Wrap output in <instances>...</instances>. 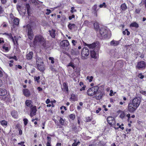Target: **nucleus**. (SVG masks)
I'll use <instances>...</instances> for the list:
<instances>
[{
	"label": "nucleus",
	"mask_w": 146,
	"mask_h": 146,
	"mask_svg": "<svg viewBox=\"0 0 146 146\" xmlns=\"http://www.w3.org/2000/svg\"><path fill=\"white\" fill-rule=\"evenodd\" d=\"M37 110L36 106H32L30 108V115L32 117L36 114Z\"/></svg>",
	"instance_id": "11"
},
{
	"label": "nucleus",
	"mask_w": 146,
	"mask_h": 146,
	"mask_svg": "<svg viewBox=\"0 0 146 146\" xmlns=\"http://www.w3.org/2000/svg\"><path fill=\"white\" fill-rule=\"evenodd\" d=\"M2 48L3 50L6 52H8L10 50V48L6 46L5 44H4L2 46Z\"/></svg>",
	"instance_id": "23"
},
{
	"label": "nucleus",
	"mask_w": 146,
	"mask_h": 146,
	"mask_svg": "<svg viewBox=\"0 0 146 146\" xmlns=\"http://www.w3.org/2000/svg\"><path fill=\"white\" fill-rule=\"evenodd\" d=\"M68 27L70 29L72 30L75 28V25L74 24L69 23L68 25Z\"/></svg>",
	"instance_id": "25"
},
{
	"label": "nucleus",
	"mask_w": 146,
	"mask_h": 146,
	"mask_svg": "<svg viewBox=\"0 0 146 146\" xmlns=\"http://www.w3.org/2000/svg\"><path fill=\"white\" fill-rule=\"evenodd\" d=\"M121 8L122 10L125 11L127 9V7L125 4L124 3L121 5Z\"/></svg>",
	"instance_id": "22"
},
{
	"label": "nucleus",
	"mask_w": 146,
	"mask_h": 146,
	"mask_svg": "<svg viewBox=\"0 0 146 146\" xmlns=\"http://www.w3.org/2000/svg\"><path fill=\"white\" fill-rule=\"evenodd\" d=\"M108 123L111 126H114L115 124V119L112 117H109L107 118Z\"/></svg>",
	"instance_id": "12"
},
{
	"label": "nucleus",
	"mask_w": 146,
	"mask_h": 146,
	"mask_svg": "<svg viewBox=\"0 0 146 146\" xmlns=\"http://www.w3.org/2000/svg\"><path fill=\"white\" fill-rule=\"evenodd\" d=\"M19 19L18 18H16L14 20V23L15 25H17L19 24Z\"/></svg>",
	"instance_id": "29"
},
{
	"label": "nucleus",
	"mask_w": 146,
	"mask_h": 146,
	"mask_svg": "<svg viewBox=\"0 0 146 146\" xmlns=\"http://www.w3.org/2000/svg\"><path fill=\"white\" fill-rule=\"evenodd\" d=\"M37 66L38 70L40 71H43L44 70V64L43 62L37 64Z\"/></svg>",
	"instance_id": "15"
},
{
	"label": "nucleus",
	"mask_w": 146,
	"mask_h": 146,
	"mask_svg": "<svg viewBox=\"0 0 146 146\" xmlns=\"http://www.w3.org/2000/svg\"><path fill=\"white\" fill-rule=\"evenodd\" d=\"M45 39L41 35H38L35 37L34 43L36 44L38 42H44L45 41Z\"/></svg>",
	"instance_id": "9"
},
{
	"label": "nucleus",
	"mask_w": 146,
	"mask_h": 146,
	"mask_svg": "<svg viewBox=\"0 0 146 146\" xmlns=\"http://www.w3.org/2000/svg\"><path fill=\"white\" fill-rule=\"evenodd\" d=\"M88 24H89L88 21L87 20H86L84 21V22L83 23V25H85V26H86V25L88 26Z\"/></svg>",
	"instance_id": "45"
},
{
	"label": "nucleus",
	"mask_w": 146,
	"mask_h": 146,
	"mask_svg": "<svg viewBox=\"0 0 146 146\" xmlns=\"http://www.w3.org/2000/svg\"><path fill=\"white\" fill-rule=\"evenodd\" d=\"M119 44L118 41L113 40L110 42V45L114 46H117Z\"/></svg>",
	"instance_id": "20"
},
{
	"label": "nucleus",
	"mask_w": 146,
	"mask_h": 146,
	"mask_svg": "<svg viewBox=\"0 0 146 146\" xmlns=\"http://www.w3.org/2000/svg\"><path fill=\"white\" fill-rule=\"evenodd\" d=\"M140 93L142 94L145 95V94H146V91H144L142 90H140Z\"/></svg>",
	"instance_id": "47"
},
{
	"label": "nucleus",
	"mask_w": 146,
	"mask_h": 146,
	"mask_svg": "<svg viewBox=\"0 0 146 146\" xmlns=\"http://www.w3.org/2000/svg\"><path fill=\"white\" fill-rule=\"evenodd\" d=\"M75 17V16L74 15H72L71 16H69V20H71L72 18H74Z\"/></svg>",
	"instance_id": "54"
},
{
	"label": "nucleus",
	"mask_w": 146,
	"mask_h": 146,
	"mask_svg": "<svg viewBox=\"0 0 146 146\" xmlns=\"http://www.w3.org/2000/svg\"><path fill=\"white\" fill-rule=\"evenodd\" d=\"M138 76L141 79H143L144 78V76L142 75V74L140 73L138 75Z\"/></svg>",
	"instance_id": "44"
},
{
	"label": "nucleus",
	"mask_w": 146,
	"mask_h": 146,
	"mask_svg": "<svg viewBox=\"0 0 146 146\" xmlns=\"http://www.w3.org/2000/svg\"><path fill=\"white\" fill-rule=\"evenodd\" d=\"M3 11V9L2 7L0 6V12L2 13Z\"/></svg>",
	"instance_id": "64"
},
{
	"label": "nucleus",
	"mask_w": 146,
	"mask_h": 146,
	"mask_svg": "<svg viewBox=\"0 0 146 146\" xmlns=\"http://www.w3.org/2000/svg\"><path fill=\"white\" fill-rule=\"evenodd\" d=\"M63 85H64V88L65 89V90H66V91H68V86H67L66 84L65 83H64L63 84Z\"/></svg>",
	"instance_id": "46"
},
{
	"label": "nucleus",
	"mask_w": 146,
	"mask_h": 146,
	"mask_svg": "<svg viewBox=\"0 0 146 146\" xmlns=\"http://www.w3.org/2000/svg\"><path fill=\"white\" fill-rule=\"evenodd\" d=\"M7 94V90L5 88H0V96H3Z\"/></svg>",
	"instance_id": "14"
},
{
	"label": "nucleus",
	"mask_w": 146,
	"mask_h": 146,
	"mask_svg": "<svg viewBox=\"0 0 146 146\" xmlns=\"http://www.w3.org/2000/svg\"><path fill=\"white\" fill-rule=\"evenodd\" d=\"M141 100L139 98H135L133 99L131 102L128 105V110L130 112L135 111L139 106Z\"/></svg>",
	"instance_id": "1"
},
{
	"label": "nucleus",
	"mask_w": 146,
	"mask_h": 146,
	"mask_svg": "<svg viewBox=\"0 0 146 146\" xmlns=\"http://www.w3.org/2000/svg\"><path fill=\"white\" fill-rule=\"evenodd\" d=\"M7 36L9 38H10V39H11L12 40V41L14 44H15V40H14V38H13V37L11 33L8 34V35H7Z\"/></svg>",
	"instance_id": "21"
},
{
	"label": "nucleus",
	"mask_w": 146,
	"mask_h": 146,
	"mask_svg": "<svg viewBox=\"0 0 146 146\" xmlns=\"http://www.w3.org/2000/svg\"><path fill=\"white\" fill-rule=\"evenodd\" d=\"M69 118L72 120H74L75 117V115L72 114H71L69 115Z\"/></svg>",
	"instance_id": "31"
},
{
	"label": "nucleus",
	"mask_w": 146,
	"mask_h": 146,
	"mask_svg": "<svg viewBox=\"0 0 146 146\" xmlns=\"http://www.w3.org/2000/svg\"><path fill=\"white\" fill-rule=\"evenodd\" d=\"M2 3L3 4H5L6 3V0H1Z\"/></svg>",
	"instance_id": "62"
},
{
	"label": "nucleus",
	"mask_w": 146,
	"mask_h": 146,
	"mask_svg": "<svg viewBox=\"0 0 146 146\" xmlns=\"http://www.w3.org/2000/svg\"><path fill=\"white\" fill-rule=\"evenodd\" d=\"M76 10L74 9V7H72L71 8V10L70 11L71 13H73L74 12H76Z\"/></svg>",
	"instance_id": "42"
},
{
	"label": "nucleus",
	"mask_w": 146,
	"mask_h": 146,
	"mask_svg": "<svg viewBox=\"0 0 146 146\" xmlns=\"http://www.w3.org/2000/svg\"><path fill=\"white\" fill-rule=\"evenodd\" d=\"M27 30L28 31V38L30 40H32L34 37V34L32 29L30 25L27 26Z\"/></svg>",
	"instance_id": "6"
},
{
	"label": "nucleus",
	"mask_w": 146,
	"mask_h": 146,
	"mask_svg": "<svg viewBox=\"0 0 146 146\" xmlns=\"http://www.w3.org/2000/svg\"><path fill=\"white\" fill-rule=\"evenodd\" d=\"M32 102L31 101L27 100L25 102V104L28 107H29L30 108L32 106H34L32 104Z\"/></svg>",
	"instance_id": "19"
},
{
	"label": "nucleus",
	"mask_w": 146,
	"mask_h": 146,
	"mask_svg": "<svg viewBox=\"0 0 146 146\" xmlns=\"http://www.w3.org/2000/svg\"><path fill=\"white\" fill-rule=\"evenodd\" d=\"M14 39L15 43V45H16V44H17V40H18V39H17V38L15 36V37H14Z\"/></svg>",
	"instance_id": "53"
},
{
	"label": "nucleus",
	"mask_w": 146,
	"mask_h": 146,
	"mask_svg": "<svg viewBox=\"0 0 146 146\" xmlns=\"http://www.w3.org/2000/svg\"><path fill=\"white\" fill-rule=\"evenodd\" d=\"M71 98L73 101H75L76 100V98L75 95L74 94H72L71 95Z\"/></svg>",
	"instance_id": "38"
},
{
	"label": "nucleus",
	"mask_w": 146,
	"mask_h": 146,
	"mask_svg": "<svg viewBox=\"0 0 146 146\" xmlns=\"http://www.w3.org/2000/svg\"><path fill=\"white\" fill-rule=\"evenodd\" d=\"M90 55L91 57L95 59L97 58L98 57V54L96 53L94 50H90Z\"/></svg>",
	"instance_id": "13"
},
{
	"label": "nucleus",
	"mask_w": 146,
	"mask_h": 146,
	"mask_svg": "<svg viewBox=\"0 0 146 146\" xmlns=\"http://www.w3.org/2000/svg\"><path fill=\"white\" fill-rule=\"evenodd\" d=\"M4 42V41L3 40V39L2 38H0V43H3Z\"/></svg>",
	"instance_id": "59"
},
{
	"label": "nucleus",
	"mask_w": 146,
	"mask_h": 146,
	"mask_svg": "<svg viewBox=\"0 0 146 146\" xmlns=\"http://www.w3.org/2000/svg\"><path fill=\"white\" fill-rule=\"evenodd\" d=\"M49 32L51 36L53 38H55V30L54 29H52L51 30H50Z\"/></svg>",
	"instance_id": "16"
},
{
	"label": "nucleus",
	"mask_w": 146,
	"mask_h": 146,
	"mask_svg": "<svg viewBox=\"0 0 146 146\" xmlns=\"http://www.w3.org/2000/svg\"><path fill=\"white\" fill-rule=\"evenodd\" d=\"M106 3L104 2L102 4L100 5L99 6V7L100 8H106Z\"/></svg>",
	"instance_id": "37"
},
{
	"label": "nucleus",
	"mask_w": 146,
	"mask_h": 146,
	"mask_svg": "<svg viewBox=\"0 0 146 146\" xmlns=\"http://www.w3.org/2000/svg\"><path fill=\"white\" fill-rule=\"evenodd\" d=\"M50 141H48L46 144V146H51Z\"/></svg>",
	"instance_id": "61"
},
{
	"label": "nucleus",
	"mask_w": 146,
	"mask_h": 146,
	"mask_svg": "<svg viewBox=\"0 0 146 146\" xmlns=\"http://www.w3.org/2000/svg\"><path fill=\"white\" fill-rule=\"evenodd\" d=\"M50 102V100L49 99H47L45 102L47 104H49Z\"/></svg>",
	"instance_id": "57"
},
{
	"label": "nucleus",
	"mask_w": 146,
	"mask_h": 146,
	"mask_svg": "<svg viewBox=\"0 0 146 146\" xmlns=\"http://www.w3.org/2000/svg\"><path fill=\"white\" fill-rule=\"evenodd\" d=\"M86 79L87 80H88L89 82H91L92 80L93 77L92 76H91L90 77L89 76H88L87 77Z\"/></svg>",
	"instance_id": "33"
},
{
	"label": "nucleus",
	"mask_w": 146,
	"mask_h": 146,
	"mask_svg": "<svg viewBox=\"0 0 146 146\" xmlns=\"http://www.w3.org/2000/svg\"><path fill=\"white\" fill-rule=\"evenodd\" d=\"M11 114L12 116L15 118H16L17 117V111H13L12 112Z\"/></svg>",
	"instance_id": "26"
},
{
	"label": "nucleus",
	"mask_w": 146,
	"mask_h": 146,
	"mask_svg": "<svg viewBox=\"0 0 146 146\" xmlns=\"http://www.w3.org/2000/svg\"><path fill=\"white\" fill-rule=\"evenodd\" d=\"M125 116V114L124 113H123L120 115V117L121 118L123 119L124 118V117Z\"/></svg>",
	"instance_id": "43"
},
{
	"label": "nucleus",
	"mask_w": 146,
	"mask_h": 146,
	"mask_svg": "<svg viewBox=\"0 0 146 146\" xmlns=\"http://www.w3.org/2000/svg\"><path fill=\"white\" fill-rule=\"evenodd\" d=\"M74 142L72 144V146H77L80 143L79 141L77 142L76 140H74Z\"/></svg>",
	"instance_id": "28"
},
{
	"label": "nucleus",
	"mask_w": 146,
	"mask_h": 146,
	"mask_svg": "<svg viewBox=\"0 0 146 146\" xmlns=\"http://www.w3.org/2000/svg\"><path fill=\"white\" fill-rule=\"evenodd\" d=\"M46 11L47 12L46 13V14L47 15H49L51 12V11L50 10L48 9H46Z\"/></svg>",
	"instance_id": "49"
},
{
	"label": "nucleus",
	"mask_w": 146,
	"mask_h": 146,
	"mask_svg": "<svg viewBox=\"0 0 146 146\" xmlns=\"http://www.w3.org/2000/svg\"><path fill=\"white\" fill-rule=\"evenodd\" d=\"M23 92L24 95L26 96H29L30 95V92L29 90L27 89H24Z\"/></svg>",
	"instance_id": "17"
},
{
	"label": "nucleus",
	"mask_w": 146,
	"mask_h": 146,
	"mask_svg": "<svg viewBox=\"0 0 146 146\" xmlns=\"http://www.w3.org/2000/svg\"><path fill=\"white\" fill-rule=\"evenodd\" d=\"M33 52H30L26 55V58L28 60H31L33 57Z\"/></svg>",
	"instance_id": "18"
},
{
	"label": "nucleus",
	"mask_w": 146,
	"mask_h": 146,
	"mask_svg": "<svg viewBox=\"0 0 146 146\" xmlns=\"http://www.w3.org/2000/svg\"><path fill=\"white\" fill-rule=\"evenodd\" d=\"M91 118L90 117H88L86 118V121L87 122H90L91 120Z\"/></svg>",
	"instance_id": "48"
},
{
	"label": "nucleus",
	"mask_w": 146,
	"mask_h": 146,
	"mask_svg": "<svg viewBox=\"0 0 146 146\" xmlns=\"http://www.w3.org/2000/svg\"><path fill=\"white\" fill-rule=\"evenodd\" d=\"M104 93L103 92L99 89L96 93L93 98L97 100H100L102 99V97L104 95Z\"/></svg>",
	"instance_id": "4"
},
{
	"label": "nucleus",
	"mask_w": 146,
	"mask_h": 146,
	"mask_svg": "<svg viewBox=\"0 0 146 146\" xmlns=\"http://www.w3.org/2000/svg\"><path fill=\"white\" fill-rule=\"evenodd\" d=\"M82 88H81L80 90V91L85 90V88L86 87V86H82Z\"/></svg>",
	"instance_id": "52"
},
{
	"label": "nucleus",
	"mask_w": 146,
	"mask_h": 146,
	"mask_svg": "<svg viewBox=\"0 0 146 146\" xmlns=\"http://www.w3.org/2000/svg\"><path fill=\"white\" fill-rule=\"evenodd\" d=\"M79 85L81 87H82L83 86H86L85 85H84L83 83L82 82H80Z\"/></svg>",
	"instance_id": "56"
},
{
	"label": "nucleus",
	"mask_w": 146,
	"mask_h": 146,
	"mask_svg": "<svg viewBox=\"0 0 146 146\" xmlns=\"http://www.w3.org/2000/svg\"><path fill=\"white\" fill-rule=\"evenodd\" d=\"M123 33L124 35H125L127 34V35H129L130 34V32L128 31L127 29H126L125 31L123 32Z\"/></svg>",
	"instance_id": "32"
},
{
	"label": "nucleus",
	"mask_w": 146,
	"mask_h": 146,
	"mask_svg": "<svg viewBox=\"0 0 146 146\" xmlns=\"http://www.w3.org/2000/svg\"><path fill=\"white\" fill-rule=\"evenodd\" d=\"M146 66V63L143 61H141L137 62L136 68L139 70L144 69Z\"/></svg>",
	"instance_id": "8"
},
{
	"label": "nucleus",
	"mask_w": 146,
	"mask_h": 146,
	"mask_svg": "<svg viewBox=\"0 0 146 146\" xmlns=\"http://www.w3.org/2000/svg\"><path fill=\"white\" fill-rule=\"evenodd\" d=\"M49 60L51 61V62L52 64H53L54 63V59L53 57H49L48 58Z\"/></svg>",
	"instance_id": "39"
},
{
	"label": "nucleus",
	"mask_w": 146,
	"mask_h": 146,
	"mask_svg": "<svg viewBox=\"0 0 146 146\" xmlns=\"http://www.w3.org/2000/svg\"><path fill=\"white\" fill-rule=\"evenodd\" d=\"M101 110V108H98V110H96V112L97 113H99L100 111Z\"/></svg>",
	"instance_id": "60"
},
{
	"label": "nucleus",
	"mask_w": 146,
	"mask_h": 146,
	"mask_svg": "<svg viewBox=\"0 0 146 146\" xmlns=\"http://www.w3.org/2000/svg\"><path fill=\"white\" fill-rule=\"evenodd\" d=\"M0 123L3 126L6 125H7V122L5 120L1 121Z\"/></svg>",
	"instance_id": "30"
},
{
	"label": "nucleus",
	"mask_w": 146,
	"mask_h": 146,
	"mask_svg": "<svg viewBox=\"0 0 146 146\" xmlns=\"http://www.w3.org/2000/svg\"><path fill=\"white\" fill-rule=\"evenodd\" d=\"M59 122L60 123V124L62 125H64V120L61 117H60V119L59 120Z\"/></svg>",
	"instance_id": "34"
},
{
	"label": "nucleus",
	"mask_w": 146,
	"mask_h": 146,
	"mask_svg": "<svg viewBox=\"0 0 146 146\" xmlns=\"http://www.w3.org/2000/svg\"><path fill=\"white\" fill-rule=\"evenodd\" d=\"M113 91L112 90H111L110 91V95L111 96H112L113 95Z\"/></svg>",
	"instance_id": "63"
},
{
	"label": "nucleus",
	"mask_w": 146,
	"mask_h": 146,
	"mask_svg": "<svg viewBox=\"0 0 146 146\" xmlns=\"http://www.w3.org/2000/svg\"><path fill=\"white\" fill-rule=\"evenodd\" d=\"M61 46L62 47H66V50H68L69 49L68 47L69 45V43L68 40H64L60 42Z\"/></svg>",
	"instance_id": "10"
},
{
	"label": "nucleus",
	"mask_w": 146,
	"mask_h": 146,
	"mask_svg": "<svg viewBox=\"0 0 146 146\" xmlns=\"http://www.w3.org/2000/svg\"><path fill=\"white\" fill-rule=\"evenodd\" d=\"M140 9H136L135 11V13H140Z\"/></svg>",
	"instance_id": "51"
},
{
	"label": "nucleus",
	"mask_w": 146,
	"mask_h": 146,
	"mask_svg": "<svg viewBox=\"0 0 146 146\" xmlns=\"http://www.w3.org/2000/svg\"><path fill=\"white\" fill-rule=\"evenodd\" d=\"M97 8V5H94L92 7V9L95 12V13H97L98 10H97L96 9Z\"/></svg>",
	"instance_id": "35"
},
{
	"label": "nucleus",
	"mask_w": 146,
	"mask_h": 146,
	"mask_svg": "<svg viewBox=\"0 0 146 146\" xmlns=\"http://www.w3.org/2000/svg\"><path fill=\"white\" fill-rule=\"evenodd\" d=\"M98 42L94 43L91 44H87V46L91 50H98L100 49V47L99 45Z\"/></svg>",
	"instance_id": "7"
},
{
	"label": "nucleus",
	"mask_w": 146,
	"mask_h": 146,
	"mask_svg": "<svg viewBox=\"0 0 146 146\" xmlns=\"http://www.w3.org/2000/svg\"><path fill=\"white\" fill-rule=\"evenodd\" d=\"M130 27L138 28L139 27V26L137 23H136V22H134L130 24Z\"/></svg>",
	"instance_id": "24"
},
{
	"label": "nucleus",
	"mask_w": 146,
	"mask_h": 146,
	"mask_svg": "<svg viewBox=\"0 0 146 146\" xmlns=\"http://www.w3.org/2000/svg\"><path fill=\"white\" fill-rule=\"evenodd\" d=\"M90 54V51L88 48L86 47H84L82 49L81 52V55L83 59H86Z\"/></svg>",
	"instance_id": "5"
},
{
	"label": "nucleus",
	"mask_w": 146,
	"mask_h": 146,
	"mask_svg": "<svg viewBox=\"0 0 146 146\" xmlns=\"http://www.w3.org/2000/svg\"><path fill=\"white\" fill-rule=\"evenodd\" d=\"M40 78V77L39 76L38 77H35L34 78V79L38 83L39 82V80Z\"/></svg>",
	"instance_id": "41"
},
{
	"label": "nucleus",
	"mask_w": 146,
	"mask_h": 146,
	"mask_svg": "<svg viewBox=\"0 0 146 146\" xmlns=\"http://www.w3.org/2000/svg\"><path fill=\"white\" fill-rule=\"evenodd\" d=\"M72 43L74 45H76V41L75 40H72Z\"/></svg>",
	"instance_id": "58"
},
{
	"label": "nucleus",
	"mask_w": 146,
	"mask_h": 146,
	"mask_svg": "<svg viewBox=\"0 0 146 146\" xmlns=\"http://www.w3.org/2000/svg\"><path fill=\"white\" fill-rule=\"evenodd\" d=\"M98 35L100 38H105L108 36L107 32L104 28H102L100 30L99 33H98Z\"/></svg>",
	"instance_id": "3"
},
{
	"label": "nucleus",
	"mask_w": 146,
	"mask_h": 146,
	"mask_svg": "<svg viewBox=\"0 0 146 146\" xmlns=\"http://www.w3.org/2000/svg\"><path fill=\"white\" fill-rule=\"evenodd\" d=\"M23 121L24 122V124L25 125H27L28 123V120L27 119L25 118L23 119Z\"/></svg>",
	"instance_id": "40"
},
{
	"label": "nucleus",
	"mask_w": 146,
	"mask_h": 146,
	"mask_svg": "<svg viewBox=\"0 0 146 146\" xmlns=\"http://www.w3.org/2000/svg\"><path fill=\"white\" fill-rule=\"evenodd\" d=\"M99 88L98 86H93L87 90V94L88 96L93 97Z\"/></svg>",
	"instance_id": "2"
},
{
	"label": "nucleus",
	"mask_w": 146,
	"mask_h": 146,
	"mask_svg": "<svg viewBox=\"0 0 146 146\" xmlns=\"http://www.w3.org/2000/svg\"><path fill=\"white\" fill-rule=\"evenodd\" d=\"M94 27L96 31H98L99 29V26L98 23L96 22L94 24Z\"/></svg>",
	"instance_id": "27"
},
{
	"label": "nucleus",
	"mask_w": 146,
	"mask_h": 146,
	"mask_svg": "<svg viewBox=\"0 0 146 146\" xmlns=\"http://www.w3.org/2000/svg\"><path fill=\"white\" fill-rule=\"evenodd\" d=\"M25 143L24 142H21L18 143V145H21V146H25V145L23 144Z\"/></svg>",
	"instance_id": "50"
},
{
	"label": "nucleus",
	"mask_w": 146,
	"mask_h": 146,
	"mask_svg": "<svg viewBox=\"0 0 146 146\" xmlns=\"http://www.w3.org/2000/svg\"><path fill=\"white\" fill-rule=\"evenodd\" d=\"M3 71L0 70V77H1L3 76Z\"/></svg>",
	"instance_id": "55"
},
{
	"label": "nucleus",
	"mask_w": 146,
	"mask_h": 146,
	"mask_svg": "<svg viewBox=\"0 0 146 146\" xmlns=\"http://www.w3.org/2000/svg\"><path fill=\"white\" fill-rule=\"evenodd\" d=\"M67 66H71L73 68V69L75 68V66L74 64L72 62H70L69 64L67 65Z\"/></svg>",
	"instance_id": "36"
}]
</instances>
